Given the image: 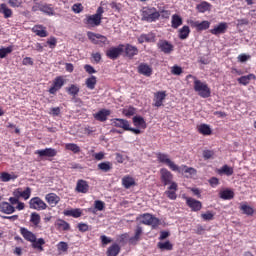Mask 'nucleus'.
<instances>
[{"label": "nucleus", "instance_id": "nucleus-42", "mask_svg": "<svg viewBox=\"0 0 256 256\" xmlns=\"http://www.w3.org/2000/svg\"><path fill=\"white\" fill-rule=\"evenodd\" d=\"M157 247L161 251H173V244L170 241L158 242Z\"/></svg>", "mask_w": 256, "mask_h": 256}, {"label": "nucleus", "instance_id": "nucleus-18", "mask_svg": "<svg viewBox=\"0 0 256 256\" xmlns=\"http://www.w3.org/2000/svg\"><path fill=\"white\" fill-rule=\"evenodd\" d=\"M2 199L3 198L0 196V213H4L5 215H13V213H15V207L9 202H1Z\"/></svg>", "mask_w": 256, "mask_h": 256}, {"label": "nucleus", "instance_id": "nucleus-14", "mask_svg": "<svg viewBox=\"0 0 256 256\" xmlns=\"http://www.w3.org/2000/svg\"><path fill=\"white\" fill-rule=\"evenodd\" d=\"M167 99V92L166 91H158L154 93L153 98V107H163V103Z\"/></svg>", "mask_w": 256, "mask_h": 256}, {"label": "nucleus", "instance_id": "nucleus-21", "mask_svg": "<svg viewBox=\"0 0 256 256\" xmlns=\"http://www.w3.org/2000/svg\"><path fill=\"white\" fill-rule=\"evenodd\" d=\"M111 115V110L109 109H101L97 113L94 114V119L96 121H100V123H105L107 121V118Z\"/></svg>", "mask_w": 256, "mask_h": 256}, {"label": "nucleus", "instance_id": "nucleus-36", "mask_svg": "<svg viewBox=\"0 0 256 256\" xmlns=\"http://www.w3.org/2000/svg\"><path fill=\"white\" fill-rule=\"evenodd\" d=\"M98 171H102L103 173H109L111 169H113V163L109 161L101 162L97 165Z\"/></svg>", "mask_w": 256, "mask_h": 256}, {"label": "nucleus", "instance_id": "nucleus-2", "mask_svg": "<svg viewBox=\"0 0 256 256\" xmlns=\"http://www.w3.org/2000/svg\"><path fill=\"white\" fill-rule=\"evenodd\" d=\"M160 181L164 187L169 185L168 189H170V191H177L179 187L177 182L173 181V173H171L167 168L160 169Z\"/></svg>", "mask_w": 256, "mask_h": 256}, {"label": "nucleus", "instance_id": "nucleus-41", "mask_svg": "<svg viewBox=\"0 0 256 256\" xmlns=\"http://www.w3.org/2000/svg\"><path fill=\"white\" fill-rule=\"evenodd\" d=\"M178 173H189V175H195L197 173V170L193 167H187V165H182L181 167L178 166L177 170Z\"/></svg>", "mask_w": 256, "mask_h": 256}, {"label": "nucleus", "instance_id": "nucleus-32", "mask_svg": "<svg viewBox=\"0 0 256 256\" xmlns=\"http://www.w3.org/2000/svg\"><path fill=\"white\" fill-rule=\"evenodd\" d=\"M32 31L37 35L38 37H47L49 35L47 33V28H45L43 25H35L32 28Z\"/></svg>", "mask_w": 256, "mask_h": 256}, {"label": "nucleus", "instance_id": "nucleus-5", "mask_svg": "<svg viewBox=\"0 0 256 256\" xmlns=\"http://www.w3.org/2000/svg\"><path fill=\"white\" fill-rule=\"evenodd\" d=\"M156 157L159 163L167 165L171 171H177L179 169V166L169 158V155L159 152L156 154Z\"/></svg>", "mask_w": 256, "mask_h": 256}, {"label": "nucleus", "instance_id": "nucleus-38", "mask_svg": "<svg viewBox=\"0 0 256 256\" xmlns=\"http://www.w3.org/2000/svg\"><path fill=\"white\" fill-rule=\"evenodd\" d=\"M32 243V248L33 249H37V251L43 252V245H45V239L43 238H35L34 241L31 242Z\"/></svg>", "mask_w": 256, "mask_h": 256}, {"label": "nucleus", "instance_id": "nucleus-50", "mask_svg": "<svg viewBox=\"0 0 256 256\" xmlns=\"http://www.w3.org/2000/svg\"><path fill=\"white\" fill-rule=\"evenodd\" d=\"M240 211H243L244 215H253V213H255L253 207L245 203L240 205Z\"/></svg>", "mask_w": 256, "mask_h": 256}, {"label": "nucleus", "instance_id": "nucleus-39", "mask_svg": "<svg viewBox=\"0 0 256 256\" xmlns=\"http://www.w3.org/2000/svg\"><path fill=\"white\" fill-rule=\"evenodd\" d=\"M85 85L87 89L93 91V89H95V87L97 86V77L94 75L90 76L85 80Z\"/></svg>", "mask_w": 256, "mask_h": 256}, {"label": "nucleus", "instance_id": "nucleus-54", "mask_svg": "<svg viewBox=\"0 0 256 256\" xmlns=\"http://www.w3.org/2000/svg\"><path fill=\"white\" fill-rule=\"evenodd\" d=\"M141 235H143V228L141 226H137L135 235L130 239V241H139V239H141Z\"/></svg>", "mask_w": 256, "mask_h": 256}, {"label": "nucleus", "instance_id": "nucleus-27", "mask_svg": "<svg viewBox=\"0 0 256 256\" xmlns=\"http://www.w3.org/2000/svg\"><path fill=\"white\" fill-rule=\"evenodd\" d=\"M45 200L47 201V203H49V205H52V207H55V205H58L59 201H61V197H59L55 193H49L45 196Z\"/></svg>", "mask_w": 256, "mask_h": 256}, {"label": "nucleus", "instance_id": "nucleus-7", "mask_svg": "<svg viewBox=\"0 0 256 256\" xmlns=\"http://www.w3.org/2000/svg\"><path fill=\"white\" fill-rule=\"evenodd\" d=\"M157 48L160 49V51L165 55H171V53H173V50L175 49L171 42L164 39H160L158 41Z\"/></svg>", "mask_w": 256, "mask_h": 256}, {"label": "nucleus", "instance_id": "nucleus-57", "mask_svg": "<svg viewBox=\"0 0 256 256\" xmlns=\"http://www.w3.org/2000/svg\"><path fill=\"white\" fill-rule=\"evenodd\" d=\"M166 197H168V199H171L172 201H175V199H177V190H171L168 189L165 192Z\"/></svg>", "mask_w": 256, "mask_h": 256}, {"label": "nucleus", "instance_id": "nucleus-64", "mask_svg": "<svg viewBox=\"0 0 256 256\" xmlns=\"http://www.w3.org/2000/svg\"><path fill=\"white\" fill-rule=\"evenodd\" d=\"M22 65H30V66H33L34 65V62H33V58L31 57H25L23 60H22Z\"/></svg>", "mask_w": 256, "mask_h": 256}, {"label": "nucleus", "instance_id": "nucleus-26", "mask_svg": "<svg viewBox=\"0 0 256 256\" xmlns=\"http://www.w3.org/2000/svg\"><path fill=\"white\" fill-rule=\"evenodd\" d=\"M122 185L124 189H131V187H135L137 183L135 182V178L130 175H126L122 178Z\"/></svg>", "mask_w": 256, "mask_h": 256}, {"label": "nucleus", "instance_id": "nucleus-10", "mask_svg": "<svg viewBox=\"0 0 256 256\" xmlns=\"http://www.w3.org/2000/svg\"><path fill=\"white\" fill-rule=\"evenodd\" d=\"M184 199L186 201L187 207H189L191 211L197 213V211H201V209H203V203H201V201L187 196H185Z\"/></svg>", "mask_w": 256, "mask_h": 256}, {"label": "nucleus", "instance_id": "nucleus-16", "mask_svg": "<svg viewBox=\"0 0 256 256\" xmlns=\"http://www.w3.org/2000/svg\"><path fill=\"white\" fill-rule=\"evenodd\" d=\"M14 197H18V199H24V201H27L31 197V188L26 187L24 190L23 188H17L13 192Z\"/></svg>", "mask_w": 256, "mask_h": 256}, {"label": "nucleus", "instance_id": "nucleus-55", "mask_svg": "<svg viewBox=\"0 0 256 256\" xmlns=\"http://www.w3.org/2000/svg\"><path fill=\"white\" fill-rule=\"evenodd\" d=\"M57 249L58 251H62L63 253H66V251L69 250V244H67V242L61 241L57 244Z\"/></svg>", "mask_w": 256, "mask_h": 256}, {"label": "nucleus", "instance_id": "nucleus-51", "mask_svg": "<svg viewBox=\"0 0 256 256\" xmlns=\"http://www.w3.org/2000/svg\"><path fill=\"white\" fill-rule=\"evenodd\" d=\"M11 179H17V176H11L8 172H2L0 174V181H2V183H9Z\"/></svg>", "mask_w": 256, "mask_h": 256}, {"label": "nucleus", "instance_id": "nucleus-4", "mask_svg": "<svg viewBox=\"0 0 256 256\" xmlns=\"http://www.w3.org/2000/svg\"><path fill=\"white\" fill-rule=\"evenodd\" d=\"M87 37L91 43H93V45H98L99 47H105V45H109V39H107V36H103L94 32H88Z\"/></svg>", "mask_w": 256, "mask_h": 256}, {"label": "nucleus", "instance_id": "nucleus-22", "mask_svg": "<svg viewBox=\"0 0 256 256\" xmlns=\"http://www.w3.org/2000/svg\"><path fill=\"white\" fill-rule=\"evenodd\" d=\"M76 193H89V183L86 180L79 179L76 183Z\"/></svg>", "mask_w": 256, "mask_h": 256}, {"label": "nucleus", "instance_id": "nucleus-60", "mask_svg": "<svg viewBox=\"0 0 256 256\" xmlns=\"http://www.w3.org/2000/svg\"><path fill=\"white\" fill-rule=\"evenodd\" d=\"M94 207L95 209H97V211H103V209H105V202L101 200H96L94 202Z\"/></svg>", "mask_w": 256, "mask_h": 256}, {"label": "nucleus", "instance_id": "nucleus-35", "mask_svg": "<svg viewBox=\"0 0 256 256\" xmlns=\"http://www.w3.org/2000/svg\"><path fill=\"white\" fill-rule=\"evenodd\" d=\"M183 25V18L179 14L172 15L171 27L172 29H179Z\"/></svg>", "mask_w": 256, "mask_h": 256}, {"label": "nucleus", "instance_id": "nucleus-15", "mask_svg": "<svg viewBox=\"0 0 256 256\" xmlns=\"http://www.w3.org/2000/svg\"><path fill=\"white\" fill-rule=\"evenodd\" d=\"M137 71L139 75H144V77H151L153 75V67L145 62L138 65Z\"/></svg>", "mask_w": 256, "mask_h": 256}, {"label": "nucleus", "instance_id": "nucleus-25", "mask_svg": "<svg viewBox=\"0 0 256 256\" xmlns=\"http://www.w3.org/2000/svg\"><path fill=\"white\" fill-rule=\"evenodd\" d=\"M20 234L25 239V241H29V243H32V241H35V239L37 238L35 233L29 231V229L25 227L20 228Z\"/></svg>", "mask_w": 256, "mask_h": 256}, {"label": "nucleus", "instance_id": "nucleus-47", "mask_svg": "<svg viewBox=\"0 0 256 256\" xmlns=\"http://www.w3.org/2000/svg\"><path fill=\"white\" fill-rule=\"evenodd\" d=\"M198 132L201 135H211V133H213V131L211 130V127L209 125H207V124H201L198 127Z\"/></svg>", "mask_w": 256, "mask_h": 256}, {"label": "nucleus", "instance_id": "nucleus-24", "mask_svg": "<svg viewBox=\"0 0 256 256\" xmlns=\"http://www.w3.org/2000/svg\"><path fill=\"white\" fill-rule=\"evenodd\" d=\"M124 52L126 57H129V59H133L135 55L139 54V49L136 46H133L131 44H126L124 46Z\"/></svg>", "mask_w": 256, "mask_h": 256}, {"label": "nucleus", "instance_id": "nucleus-17", "mask_svg": "<svg viewBox=\"0 0 256 256\" xmlns=\"http://www.w3.org/2000/svg\"><path fill=\"white\" fill-rule=\"evenodd\" d=\"M101 21V18L94 14L86 16L83 23L84 25H87V27H99V25H101Z\"/></svg>", "mask_w": 256, "mask_h": 256}, {"label": "nucleus", "instance_id": "nucleus-61", "mask_svg": "<svg viewBox=\"0 0 256 256\" xmlns=\"http://www.w3.org/2000/svg\"><path fill=\"white\" fill-rule=\"evenodd\" d=\"M46 43L49 45L50 49H55V47H57V38L50 37Z\"/></svg>", "mask_w": 256, "mask_h": 256}, {"label": "nucleus", "instance_id": "nucleus-8", "mask_svg": "<svg viewBox=\"0 0 256 256\" xmlns=\"http://www.w3.org/2000/svg\"><path fill=\"white\" fill-rule=\"evenodd\" d=\"M30 209H35L36 211H45L47 209V204L39 197H33L29 201Z\"/></svg>", "mask_w": 256, "mask_h": 256}, {"label": "nucleus", "instance_id": "nucleus-58", "mask_svg": "<svg viewBox=\"0 0 256 256\" xmlns=\"http://www.w3.org/2000/svg\"><path fill=\"white\" fill-rule=\"evenodd\" d=\"M183 73V68L178 65H174L171 67V74L172 75H181Z\"/></svg>", "mask_w": 256, "mask_h": 256}, {"label": "nucleus", "instance_id": "nucleus-29", "mask_svg": "<svg viewBox=\"0 0 256 256\" xmlns=\"http://www.w3.org/2000/svg\"><path fill=\"white\" fill-rule=\"evenodd\" d=\"M132 121L135 127H138L139 129H147V122L143 116H134Z\"/></svg>", "mask_w": 256, "mask_h": 256}, {"label": "nucleus", "instance_id": "nucleus-40", "mask_svg": "<svg viewBox=\"0 0 256 256\" xmlns=\"http://www.w3.org/2000/svg\"><path fill=\"white\" fill-rule=\"evenodd\" d=\"M235 197V192L232 190L226 189L220 192V198L224 199V201H231Z\"/></svg>", "mask_w": 256, "mask_h": 256}, {"label": "nucleus", "instance_id": "nucleus-19", "mask_svg": "<svg viewBox=\"0 0 256 256\" xmlns=\"http://www.w3.org/2000/svg\"><path fill=\"white\" fill-rule=\"evenodd\" d=\"M155 41H157V36L153 32H150L148 34H141L138 37V43H140L141 45L142 43H155Z\"/></svg>", "mask_w": 256, "mask_h": 256}, {"label": "nucleus", "instance_id": "nucleus-46", "mask_svg": "<svg viewBox=\"0 0 256 256\" xmlns=\"http://www.w3.org/2000/svg\"><path fill=\"white\" fill-rule=\"evenodd\" d=\"M66 91L72 97H77V95H79L80 89H79V86L75 84H71L69 87L66 88Z\"/></svg>", "mask_w": 256, "mask_h": 256}, {"label": "nucleus", "instance_id": "nucleus-13", "mask_svg": "<svg viewBox=\"0 0 256 256\" xmlns=\"http://www.w3.org/2000/svg\"><path fill=\"white\" fill-rule=\"evenodd\" d=\"M63 85H65V79H63L62 76H57L54 79L52 86L48 90L50 95H55V93H57V91H59Z\"/></svg>", "mask_w": 256, "mask_h": 256}, {"label": "nucleus", "instance_id": "nucleus-34", "mask_svg": "<svg viewBox=\"0 0 256 256\" xmlns=\"http://www.w3.org/2000/svg\"><path fill=\"white\" fill-rule=\"evenodd\" d=\"M211 3L207 1H202L200 4L196 5V10L198 13H207V11H211Z\"/></svg>", "mask_w": 256, "mask_h": 256}, {"label": "nucleus", "instance_id": "nucleus-30", "mask_svg": "<svg viewBox=\"0 0 256 256\" xmlns=\"http://www.w3.org/2000/svg\"><path fill=\"white\" fill-rule=\"evenodd\" d=\"M63 215H65V217H74V219H79V217L83 215V212L81 211V208H75L64 210Z\"/></svg>", "mask_w": 256, "mask_h": 256}, {"label": "nucleus", "instance_id": "nucleus-6", "mask_svg": "<svg viewBox=\"0 0 256 256\" xmlns=\"http://www.w3.org/2000/svg\"><path fill=\"white\" fill-rule=\"evenodd\" d=\"M125 45L120 44L118 47H111L106 51V57L108 59H112V61H115V59H119L121 56V53L124 51Z\"/></svg>", "mask_w": 256, "mask_h": 256}, {"label": "nucleus", "instance_id": "nucleus-62", "mask_svg": "<svg viewBox=\"0 0 256 256\" xmlns=\"http://www.w3.org/2000/svg\"><path fill=\"white\" fill-rule=\"evenodd\" d=\"M72 11L74 13H81L83 11V4L82 3H76L72 6Z\"/></svg>", "mask_w": 256, "mask_h": 256}, {"label": "nucleus", "instance_id": "nucleus-9", "mask_svg": "<svg viewBox=\"0 0 256 256\" xmlns=\"http://www.w3.org/2000/svg\"><path fill=\"white\" fill-rule=\"evenodd\" d=\"M141 223L143 225H150L151 227H153L155 229V227H159V218L149 214V213H145L143 215H141Z\"/></svg>", "mask_w": 256, "mask_h": 256}, {"label": "nucleus", "instance_id": "nucleus-48", "mask_svg": "<svg viewBox=\"0 0 256 256\" xmlns=\"http://www.w3.org/2000/svg\"><path fill=\"white\" fill-rule=\"evenodd\" d=\"M65 149L67 151H72V153H81V148L79 147V145L75 144V143H67L65 144Z\"/></svg>", "mask_w": 256, "mask_h": 256}, {"label": "nucleus", "instance_id": "nucleus-44", "mask_svg": "<svg viewBox=\"0 0 256 256\" xmlns=\"http://www.w3.org/2000/svg\"><path fill=\"white\" fill-rule=\"evenodd\" d=\"M30 223L34 225V227H39V224L41 223V215L37 212H33L30 215Z\"/></svg>", "mask_w": 256, "mask_h": 256}, {"label": "nucleus", "instance_id": "nucleus-28", "mask_svg": "<svg viewBox=\"0 0 256 256\" xmlns=\"http://www.w3.org/2000/svg\"><path fill=\"white\" fill-rule=\"evenodd\" d=\"M39 11H41L42 13H45L46 15H55V9L53 8L52 4H40L38 6Z\"/></svg>", "mask_w": 256, "mask_h": 256}, {"label": "nucleus", "instance_id": "nucleus-53", "mask_svg": "<svg viewBox=\"0 0 256 256\" xmlns=\"http://www.w3.org/2000/svg\"><path fill=\"white\" fill-rule=\"evenodd\" d=\"M220 173H223L224 175H227V177H231V175H233L234 170L232 167H229V165H224L221 169H220Z\"/></svg>", "mask_w": 256, "mask_h": 256}, {"label": "nucleus", "instance_id": "nucleus-59", "mask_svg": "<svg viewBox=\"0 0 256 256\" xmlns=\"http://www.w3.org/2000/svg\"><path fill=\"white\" fill-rule=\"evenodd\" d=\"M202 155L205 160H209L213 159L215 152L213 150H204Z\"/></svg>", "mask_w": 256, "mask_h": 256}, {"label": "nucleus", "instance_id": "nucleus-11", "mask_svg": "<svg viewBox=\"0 0 256 256\" xmlns=\"http://www.w3.org/2000/svg\"><path fill=\"white\" fill-rule=\"evenodd\" d=\"M227 29H229V25L227 24V22H221L218 25L214 26V28L210 29L209 32L211 33V35L219 37V35H224V33H227Z\"/></svg>", "mask_w": 256, "mask_h": 256}, {"label": "nucleus", "instance_id": "nucleus-43", "mask_svg": "<svg viewBox=\"0 0 256 256\" xmlns=\"http://www.w3.org/2000/svg\"><path fill=\"white\" fill-rule=\"evenodd\" d=\"M251 79H255L254 74H248L246 76H241L240 78L237 79V81L240 85H249V83H251Z\"/></svg>", "mask_w": 256, "mask_h": 256}, {"label": "nucleus", "instance_id": "nucleus-3", "mask_svg": "<svg viewBox=\"0 0 256 256\" xmlns=\"http://www.w3.org/2000/svg\"><path fill=\"white\" fill-rule=\"evenodd\" d=\"M161 17L159 11L155 7H144L142 10V21H147L148 23H153Z\"/></svg>", "mask_w": 256, "mask_h": 256}, {"label": "nucleus", "instance_id": "nucleus-52", "mask_svg": "<svg viewBox=\"0 0 256 256\" xmlns=\"http://www.w3.org/2000/svg\"><path fill=\"white\" fill-rule=\"evenodd\" d=\"M123 115H125V117H133V115H135V113H137V109H135V107L130 106L129 108H125L122 111Z\"/></svg>", "mask_w": 256, "mask_h": 256}, {"label": "nucleus", "instance_id": "nucleus-1", "mask_svg": "<svg viewBox=\"0 0 256 256\" xmlns=\"http://www.w3.org/2000/svg\"><path fill=\"white\" fill-rule=\"evenodd\" d=\"M186 79H193L194 91L198 93L199 97H202V99H208V97H211V88H209L207 83L202 82L201 80L197 79L196 76L191 74L187 75Z\"/></svg>", "mask_w": 256, "mask_h": 256}, {"label": "nucleus", "instance_id": "nucleus-49", "mask_svg": "<svg viewBox=\"0 0 256 256\" xmlns=\"http://www.w3.org/2000/svg\"><path fill=\"white\" fill-rule=\"evenodd\" d=\"M11 53H13V46L0 48V59H5Z\"/></svg>", "mask_w": 256, "mask_h": 256}, {"label": "nucleus", "instance_id": "nucleus-45", "mask_svg": "<svg viewBox=\"0 0 256 256\" xmlns=\"http://www.w3.org/2000/svg\"><path fill=\"white\" fill-rule=\"evenodd\" d=\"M190 33H191V29L189 28V26H183L179 30L178 37H179V39L185 40V39H187V37H189Z\"/></svg>", "mask_w": 256, "mask_h": 256}, {"label": "nucleus", "instance_id": "nucleus-20", "mask_svg": "<svg viewBox=\"0 0 256 256\" xmlns=\"http://www.w3.org/2000/svg\"><path fill=\"white\" fill-rule=\"evenodd\" d=\"M111 121L113 127H118L119 129H123L124 131H127V129H129V120L123 118H114Z\"/></svg>", "mask_w": 256, "mask_h": 256}, {"label": "nucleus", "instance_id": "nucleus-23", "mask_svg": "<svg viewBox=\"0 0 256 256\" xmlns=\"http://www.w3.org/2000/svg\"><path fill=\"white\" fill-rule=\"evenodd\" d=\"M35 155H39L40 157H57V150L55 148L36 150Z\"/></svg>", "mask_w": 256, "mask_h": 256}, {"label": "nucleus", "instance_id": "nucleus-56", "mask_svg": "<svg viewBox=\"0 0 256 256\" xmlns=\"http://www.w3.org/2000/svg\"><path fill=\"white\" fill-rule=\"evenodd\" d=\"M201 218L204 221H213V219H215V214H213L211 211H207L204 214H201Z\"/></svg>", "mask_w": 256, "mask_h": 256}, {"label": "nucleus", "instance_id": "nucleus-37", "mask_svg": "<svg viewBox=\"0 0 256 256\" xmlns=\"http://www.w3.org/2000/svg\"><path fill=\"white\" fill-rule=\"evenodd\" d=\"M121 253V247L118 244H112L106 252L107 256H118Z\"/></svg>", "mask_w": 256, "mask_h": 256}, {"label": "nucleus", "instance_id": "nucleus-31", "mask_svg": "<svg viewBox=\"0 0 256 256\" xmlns=\"http://www.w3.org/2000/svg\"><path fill=\"white\" fill-rule=\"evenodd\" d=\"M55 227L58 231H69V229H71V225L63 219L56 220Z\"/></svg>", "mask_w": 256, "mask_h": 256}, {"label": "nucleus", "instance_id": "nucleus-12", "mask_svg": "<svg viewBox=\"0 0 256 256\" xmlns=\"http://www.w3.org/2000/svg\"><path fill=\"white\" fill-rule=\"evenodd\" d=\"M190 26L193 29H196V31H207L211 27V22L204 20L202 22L195 21V20H190L189 22Z\"/></svg>", "mask_w": 256, "mask_h": 256}, {"label": "nucleus", "instance_id": "nucleus-33", "mask_svg": "<svg viewBox=\"0 0 256 256\" xmlns=\"http://www.w3.org/2000/svg\"><path fill=\"white\" fill-rule=\"evenodd\" d=\"M0 13L4 15V19L13 17V10H11V8H9L5 3L0 4Z\"/></svg>", "mask_w": 256, "mask_h": 256}, {"label": "nucleus", "instance_id": "nucleus-63", "mask_svg": "<svg viewBox=\"0 0 256 256\" xmlns=\"http://www.w3.org/2000/svg\"><path fill=\"white\" fill-rule=\"evenodd\" d=\"M22 1L21 0H8V4L10 5V7H21L22 5Z\"/></svg>", "mask_w": 256, "mask_h": 256}]
</instances>
